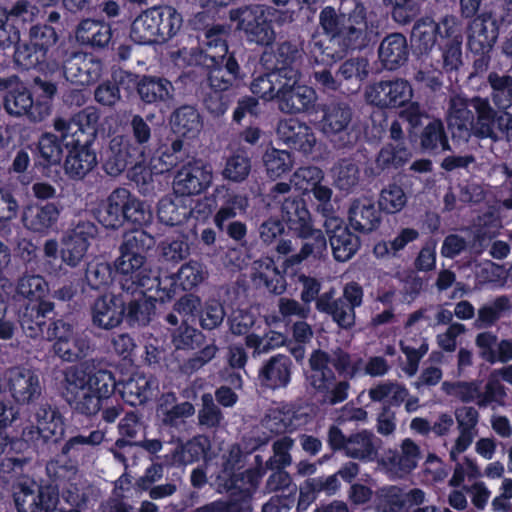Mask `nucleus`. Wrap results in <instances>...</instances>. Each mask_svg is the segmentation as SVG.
<instances>
[{"label": "nucleus", "mask_w": 512, "mask_h": 512, "mask_svg": "<svg viewBox=\"0 0 512 512\" xmlns=\"http://www.w3.org/2000/svg\"><path fill=\"white\" fill-rule=\"evenodd\" d=\"M154 238L143 229H136L125 234L120 246V256L115 261V270L120 276L122 285L127 290L142 289V294L156 290V299H171L172 288L162 287L163 280L152 276L146 262L145 252L154 246Z\"/></svg>", "instance_id": "f257e3e1"}, {"label": "nucleus", "mask_w": 512, "mask_h": 512, "mask_svg": "<svg viewBox=\"0 0 512 512\" xmlns=\"http://www.w3.org/2000/svg\"><path fill=\"white\" fill-rule=\"evenodd\" d=\"M114 387V377L107 370L91 372L85 366H74L64 374V398L73 410L86 416L99 412L102 400L110 396Z\"/></svg>", "instance_id": "f03ea898"}, {"label": "nucleus", "mask_w": 512, "mask_h": 512, "mask_svg": "<svg viewBox=\"0 0 512 512\" xmlns=\"http://www.w3.org/2000/svg\"><path fill=\"white\" fill-rule=\"evenodd\" d=\"M348 26L340 27V20L331 7L324 8L320 13V23L327 33L325 37L315 36L310 43V56L316 64L329 66L342 57L334 51V46L343 38L345 45L352 46L363 34L366 23L362 10H356L348 19Z\"/></svg>", "instance_id": "7ed1b4c3"}, {"label": "nucleus", "mask_w": 512, "mask_h": 512, "mask_svg": "<svg viewBox=\"0 0 512 512\" xmlns=\"http://www.w3.org/2000/svg\"><path fill=\"white\" fill-rule=\"evenodd\" d=\"M282 218L302 239L300 252L286 260L288 265L300 264L309 256H320L326 250V239L320 230L313 228L310 212L303 201L286 199L282 205Z\"/></svg>", "instance_id": "20e7f679"}, {"label": "nucleus", "mask_w": 512, "mask_h": 512, "mask_svg": "<svg viewBox=\"0 0 512 512\" xmlns=\"http://www.w3.org/2000/svg\"><path fill=\"white\" fill-rule=\"evenodd\" d=\"M299 56L296 46L283 43L278 48L277 66L266 75L257 77L251 84V91L264 100L277 99L279 101L283 89L287 88L294 78L289 76L292 63Z\"/></svg>", "instance_id": "39448f33"}, {"label": "nucleus", "mask_w": 512, "mask_h": 512, "mask_svg": "<svg viewBox=\"0 0 512 512\" xmlns=\"http://www.w3.org/2000/svg\"><path fill=\"white\" fill-rule=\"evenodd\" d=\"M329 356L315 350L309 358V370L306 373L308 384L322 395L323 402L331 405L341 403L348 397L350 384L347 381H335L334 373L328 368Z\"/></svg>", "instance_id": "423d86ee"}, {"label": "nucleus", "mask_w": 512, "mask_h": 512, "mask_svg": "<svg viewBox=\"0 0 512 512\" xmlns=\"http://www.w3.org/2000/svg\"><path fill=\"white\" fill-rule=\"evenodd\" d=\"M46 339L54 342L53 351L63 361L76 362L92 351L89 337L63 320H56L49 325Z\"/></svg>", "instance_id": "0eeeda50"}, {"label": "nucleus", "mask_w": 512, "mask_h": 512, "mask_svg": "<svg viewBox=\"0 0 512 512\" xmlns=\"http://www.w3.org/2000/svg\"><path fill=\"white\" fill-rule=\"evenodd\" d=\"M274 12L271 7L255 5L230 11V20L237 22V29L243 31L249 42L268 46L275 40V32L269 16Z\"/></svg>", "instance_id": "6e6552de"}, {"label": "nucleus", "mask_w": 512, "mask_h": 512, "mask_svg": "<svg viewBox=\"0 0 512 512\" xmlns=\"http://www.w3.org/2000/svg\"><path fill=\"white\" fill-rule=\"evenodd\" d=\"M0 91L7 92L4 108L10 115H27L30 120L40 122L50 114L46 103L34 104L30 91L16 76L0 77Z\"/></svg>", "instance_id": "1a4fd4ad"}, {"label": "nucleus", "mask_w": 512, "mask_h": 512, "mask_svg": "<svg viewBox=\"0 0 512 512\" xmlns=\"http://www.w3.org/2000/svg\"><path fill=\"white\" fill-rule=\"evenodd\" d=\"M212 180L213 171L210 165L201 160H189L175 174L174 193L183 197L198 195L210 187Z\"/></svg>", "instance_id": "9d476101"}, {"label": "nucleus", "mask_w": 512, "mask_h": 512, "mask_svg": "<svg viewBox=\"0 0 512 512\" xmlns=\"http://www.w3.org/2000/svg\"><path fill=\"white\" fill-rule=\"evenodd\" d=\"M95 234L96 227L89 221H81L68 229L61 238L60 256L62 262L73 268L79 266Z\"/></svg>", "instance_id": "9b49d317"}, {"label": "nucleus", "mask_w": 512, "mask_h": 512, "mask_svg": "<svg viewBox=\"0 0 512 512\" xmlns=\"http://www.w3.org/2000/svg\"><path fill=\"white\" fill-rule=\"evenodd\" d=\"M67 148L64 171L71 179L80 180L89 174L98 163L93 143L79 138L62 139Z\"/></svg>", "instance_id": "f8f14e48"}, {"label": "nucleus", "mask_w": 512, "mask_h": 512, "mask_svg": "<svg viewBox=\"0 0 512 512\" xmlns=\"http://www.w3.org/2000/svg\"><path fill=\"white\" fill-rule=\"evenodd\" d=\"M143 154V147L136 146L124 136H114L104 151L103 169L109 176L117 177Z\"/></svg>", "instance_id": "ddd939ff"}, {"label": "nucleus", "mask_w": 512, "mask_h": 512, "mask_svg": "<svg viewBox=\"0 0 512 512\" xmlns=\"http://www.w3.org/2000/svg\"><path fill=\"white\" fill-rule=\"evenodd\" d=\"M14 499L18 512H40L42 509L49 511L58 501L54 489L40 487L31 479L19 482Z\"/></svg>", "instance_id": "4468645a"}, {"label": "nucleus", "mask_w": 512, "mask_h": 512, "mask_svg": "<svg viewBox=\"0 0 512 512\" xmlns=\"http://www.w3.org/2000/svg\"><path fill=\"white\" fill-rule=\"evenodd\" d=\"M100 114L93 107L85 108L70 120L58 118L54 121V129L60 133L62 139L79 138L82 141L94 143L98 133Z\"/></svg>", "instance_id": "2eb2a0df"}, {"label": "nucleus", "mask_w": 512, "mask_h": 512, "mask_svg": "<svg viewBox=\"0 0 512 512\" xmlns=\"http://www.w3.org/2000/svg\"><path fill=\"white\" fill-rule=\"evenodd\" d=\"M412 95L410 84L401 79L373 84L365 92L368 102L381 107L402 106L410 101Z\"/></svg>", "instance_id": "dca6fc26"}, {"label": "nucleus", "mask_w": 512, "mask_h": 512, "mask_svg": "<svg viewBox=\"0 0 512 512\" xmlns=\"http://www.w3.org/2000/svg\"><path fill=\"white\" fill-rule=\"evenodd\" d=\"M289 76L293 77L294 81L287 88L283 89L278 108L287 114H296L309 110L317 100L316 92L311 87L298 83L300 74L296 67H291Z\"/></svg>", "instance_id": "f3484780"}, {"label": "nucleus", "mask_w": 512, "mask_h": 512, "mask_svg": "<svg viewBox=\"0 0 512 512\" xmlns=\"http://www.w3.org/2000/svg\"><path fill=\"white\" fill-rule=\"evenodd\" d=\"M60 213V208L55 203H34L23 209L21 220L30 232L46 236L56 228Z\"/></svg>", "instance_id": "a211bd4d"}, {"label": "nucleus", "mask_w": 512, "mask_h": 512, "mask_svg": "<svg viewBox=\"0 0 512 512\" xmlns=\"http://www.w3.org/2000/svg\"><path fill=\"white\" fill-rule=\"evenodd\" d=\"M498 38L497 21L489 13H482L470 24L468 32V47L479 55L488 54Z\"/></svg>", "instance_id": "6ab92c4d"}, {"label": "nucleus", "mask_w": 512, "mask_h": 512, "mask_svg": "<svg viewBox=\"0 0 512 512\" xmlns=\"http://www.w3.org/2000/svg\"><path fill=\"white\" fill-rule=\"evenodd\" d=\"M101 73V61L91 54L75 53L64 63L66 79L77 85H90L100 78Z\"/></svg>", "instance_id": "aec40b11"}, {"label": "nucleus", "mask_w": 512, "mask_h": 512, "mask_svg": "<svg viewBox=\"0 0 512 512\" xmlns=\"http://www.w3.org/2000/svg\"><path fill=\"white\" fill-rule=\"evenodd\" d=\"M324 226L330 238V245L337 261L349 260L359 248V240L351 233L339 217H329Z\"/></svg>", "instance_id": "412c9836"}, {"label": "nucleus", "mask_w": 512, "mask_h": 512, "mask_svg": "<svg viewBox=\"0 0 512 512\" xmlns=\"http://www.w3.org/2000/svg\"><path fill=\"white\" fill-rule=\"evenodd\" d=\"M16 294L27 300L30 304H36L38 314L51 312L54 304L46 300L49 294V284L45 278L38 274L24 273L16 284Z\"/></svg>", "instance_id": "4be33fe9"}, {"label": "nucleus", "mask_w": 512, "mask_h": 512, "mask_svg": "<svg viewBox=\"0 0 512 512\" xmlns=\"http://www.w3.org/2000/svg\"><path fill=\"white\" fill-rule=\"evenodd\" d=\"M455 417L459 433L449 448V456L452 461H457L459 456L473 443L479 414L473 407H462L456 410Z\"/></svg>", "instance_id": "5701e85b"}, {"label": "nucleus", "mask_w": 512, "mask_h": 512, "mask_svg": "<svg viewBox=\"0 0 512 512\" xmlns=\"http://www.w3.org/2000/svg\"><path fill=\"white\" fill-rule=\"evenodd\" d=\"M124 312L125 300L121 296L104 295L92 307V321L101 329H113L121 324Z\"/></svg>", "instance_id": "b1692460"}, {"label": "nucleus", "mask_w": 512, "mask_h": 512, "mask_svg": "<svg viewBox=\"0 0 512 512\" xmlns=\"http://www.w3.org/2000/svg\"><path fill=\"white\" fill-rule=\"evenodd\" d=\"M8 384L12 397L18 403H29L41 392L38 376L23 367H14L8 371Z\"/></svg>", "instance_id": "393cba45"}, {"label": "nucleus", "mask_w": 512, "mask_h": 512, "mask_svg": "<svg viewBox=\"0 0 512 512\" xmlns=\"http://www.w3.org/2000/svg\"><path fill=\"white\" fill-rule=\"evenodd\" d=\"M277 131L286 144L304 153L311 152L316 144V136L311 127L297 119L281 121Z\"/></svg>", "instance_id": "a878e982"}, {"label": "nucleus", "mask_w": 512, "mask_h": 512, "mask_svg": "<svg viewBox=\"0 0 512 512\" xmlns=\"http://www.w3.org/2000/svg\"><path fill=\"white\" fill-rule=\"evenodd\" d=\"M192 203L191 199L176 193L165 196L158 202V219L166 225H180L192 214Z\"/></svg>", "instance_id": "bb28decb"}, {"label": "nucleus", "mask_w": 512, "mask_h": 512, "mask_svg": "<svg viewBox=\"0 0 512 512\" xmlns=\"http://www.w3.org/2000/svg\"><path fill=\"white\" fill-rule=\"evenodd\" d=\"M208 278V270L204 264L201 262L190 260L184 263L174 278H161L164 282L162 287L166 286L167 288L174 289L171 298L176 293L177 288H180L184 291L192 290L193 288L199 286Z\"/></svg>", "instance_id": "cd10ccee"}, {"label": "nucleus", "mask_w": 512, "mask_h": 512, "mask_svg": "<svg viewBox=\"0 0 512 512\" xmlns=\"http://www.w3.org/2000/svg\"><path fill=\"white\" fill-rule=\"evenodd\" d=\"M157 17L156 7H151L140 13L131 24L130 38L141 45L162 43Z\"/></svg>", "instance_id": "c85d7f7f"}, {"label": "nucleus", "mask_w": 512, "mask_h": 512, "mask_svg": "<svg viewBox=\"0 0 512 512\" xmlns=\"http://www.w3.org/2000/svg\"><path fill=\"white\" fill-rule=\"evenodd\" d=\"M352 227L362 232H371L380 224V214L372 198L362 196L352 201L349 208Z\"/></svg>", "instance_id": "c756f323"}, {"label": "nucleus", "mask_w": 512, "mask_h": 512, "mask_svg": "<svg viewBox=\"0 0 512 512\" xmlns=\"http://www.w3.org/2000/svg\"><path fill=\"white\" fill-rule=\"evenodd\" d=\"M203 65L209 70L208 81L214 91L228 90L237 79L239 66L233 56L225 57V60L211 63L202 61Z\"/></svg>", "instance_id": "7c9ffc66"}, {"label": "nucleus", "mask_w": 512, "mask_h": 512, "mask_svg": "<svg viewBox=\"0 0 512 512\" xmlns=\"http://www.w3.org/2000/svg\"><path fill=\"white\" fill-rule=\"evenodd\" d=\"M132 195L125 188L115 189L107 198L106 206L100 215L101 223L107 228H118L124 223L126 207Z\"/></svg>", "instance_id": "2f4dec72"}, {"label": "nucleus", "mask_w": 512, "mask_h": 512, "mask_svg": "<svg viewBox=\"0 0 512 512\" xmlns=\"http://www.w3.org/2000/svg\"><path fill=\"white\" fill-rule=\"evenodd\" d=\"M419 459V447L414 441L406 438L401 444L400 454L386 456L384 462L393 475L402 477L403 475L410 473L413 469L416 468Z\"/></svg>", "instance_id": "473e14b6"}, {"label": "nucleus", "mask_w": 512, "mask_h": 512, "mask_svg": "<svg viewBox=\"0 0 512 512\" xmlns=\"http://www.w3.org/2000/svg\"><path fill=\"white\" fill-rule=\"evenodd\" d=\"M407 56V41L402 34L393 33L382 40L379 47V58L387 69H396L407 60Z\"/></svg>", "instance_id": "72a5a7b5"}, {"label": "nucleus", "mask_w": 512, "mask_h": 512, "mask_svg": "<svg viewBox=\"0 0 512 512\" xmlns=\"http://www.w3.org/2000/svg\"><path fill=\"white\" fill-rule=\"evenodd\" d=\"M447 121L453 138L468 140L472 115L464 98L456 96L451 99Z\"/></svg>", "instance_id": "f704fd0d"}, {"label": "nucleus", "mask_w": 512, "mask_h": 512, "mask_svg": "<svg viewBox=\"0 0 512 512\" xmlns=\"http://www.w3.org/2000/svg\"><path fill=\"white\" fill-rule=\"evenodd\" d=\"M111 27L102 21L85 19L79 23L75 31V38L81 45L103 47L111 39Z\"/></svg>", "instance_id": "c9c22d12"}, {"label": "nucleus", "mask_w": 512, "mask_h": 512, "mask_svg": "<svg viewBox=\"0 0 512 512\" xmlns=\"http://www.w3.org/2000/svg\"><path fill=\"white\" fill-rule=\"evenodd\" d=\"M290 366L288 357L281 355L272 357L260 370L261 384L271 389L286 386L290 381Z\"/></svg>", "instance_id": "e433bc0d"}, {"label": "nucleus", "mask_w": 512, "mask_h": 512, "mask_svg": "<svg viewBox=\"0 0 512 512\" xmlns=\"http://www.w3.org/2000/svg\"><path fill=\"white\" fill-rule=\"evenodd\" d=\"M253 279L257 285H263L275 294H281L286 288L284 277L271 258H262L253 263Z\"/></svg>", "instance_id": "4c0bfd02"}, {"label": "nucleus", "mask_w": 512, "mask_h": 512, "mask_svg": "<svg viewBox=\"0 0 512 512\" xmlns=\"http://www.w3.org/2000/svg\"><path fill=\"white\" fill-rule=\"evenodd\" d=\"M352 120L351 109L343 104L328 105L323 111L320 131L328 137L345 131Z\"/></svg>", "instance_id": "58836bf2"}, {"label": "nucleus", "mask_w": 512, "mask_h": 512, "mask_svg": "<svg viewBox=\"0 0 512 512\" xmlns=\"http://www.w3.org/2000/svg\"><path fill=\"white\" fill-rule=\"evenodd\" d=\"M378 451V439L373 433L361 431L347 438L345 444L346 456L363 461L373 460Z\"/></svg>", "instance_id": "ea45409f"}, {"label": "nucleus", "mask_w": 512, "mask_h": 512, "mask_svg": "<svg viewBox=\"0 0 512 512\" xmlns=\"http://www.w3.org/2000/svg\"><path fill=\"white\" fill-rule=\"evenodd\" d=\"M157 388V382L153 377L141 373H135L123 385V398L132 406L144 403Z\"/></svg>", "instance_id": "a19ab883"}, {"label": "nucleus", "mask_w": 512, "mask_h": 512, "mask_svg": "<svg viewBox=\"0 0 512 512\" xmlns=\"http://www.w3.org/2000/svg\"><path fill=\"white\" fill-rule=\"evenodd\" d=\"M140 98L146 103L165 102L172 99L174 87L163 78L144 77L137 85Z\"/></svg>", "instance_id": "79ce46f5"}, {"label": "nucleus", "mask_w": 512, "mask_h": 512, "mask_svg": "<svg viewBox=\"0 0 512 512\" xmlns=\"http://www.w3.org/2000/svg\"><path fill=\"white\" fill-rule=\"evenodd\" d=\"M228 28L223 25H213L205 31V51L203 61L216 63L221 60L223 62L228 53L226 36Z\"/></svg>", "instance_id": "37998d69"}, {"label": "nucleus", "mask_w": 512, "mask_h": 512, "mask_svg": "<svg viewBox=\"0 0 512 512\" xmlns=\"http://www.w3.org/2000/svg\"><path fill=\"white\" fill-rule=\"evenodd\" d=\"M36 425L44 439L60 438L64 434V421L61 413L50 406H41L36 412Z\"/></svg>", "instance_id": "c03bdc74"}, {"label": "nucleus", "mask_w": 512, "mask_h": 512, "mask_svg": "<svg viewBox=\"0 0 512 512\" xmlns=\"http://www.w3.org/2000/svg\"><path fill=\"white\" fill-rule=\"evenodd\" d=\"M194 406L189 402L176 404V398L173 394L163 395L158 409L157 416L165 424L177 425L183 419L194 414Z\"/></svg>", "instance_id": "a18cd8bd"}, {"label": "nucleus", "mask_w": 512, "mask_h": 512, "mask_svg": "<svg viewBox=\"0 0 512 512\" xmlns=\"http://www.w3.org/2000/svg\"><path fill=\"white\" fill-rule=\"evenodd\" d=\"M319 311L328 313L333 320L342 328H350L355 322V312L348 308L341 299L333 300L328 293L321 295L316 301Z\"/></svg>", "instance_id": "49530a36"}, {"label": "nucleus", "mask_w": 512, "mask_h": 512, "mask_svg": "<svg viewBox=\"0 0 512 512\" xmlns=\"http://www.w3.org/2000/svg\"><path fill=\"white\" fill-rule=\"evenodd\" d=\"M172 129L184 137H194L202 129V121L198 111L191 106L178 109L171 119Z\"/></svg>", "instance_id": "de8ad7c7"}, {"label": "nucleus", "mask_w": 512, "mask_h": 512, "mask_svg": "<svg viewBox=\"0 0 512 512\" xmlns=\"http://www.w3.org/2000/svg\"><path fill=\"white\" fill-rule=\"evenodd\" d=\"M207 444L205 437H196L185 445L177 447L171 454L165 455V462L168 465L191 464L204 455Z\"/></svg>", "instance_id": "09e8293b"}, {"label": "nucleus", "mask_w": 512, "mask_h": 512, "mask_svg": "<svg viewBox=\"0 0 512 512\" xmlns=\"http://www.w3.org/2000/svg\"><path fill=\"white\" fill-rule=\"evenodd\" d=\"M471 106L477 112V122L474 127V132L477 136L482 138L495 139V112L489 104L487 99L474 98L471 101Z\"/></svg>", "instance_id": "8fccbe9b"}, {"label": "nucleus", "mask_w": 512, "mask_h": 512, "mask_svg": "<svg viewBox=\"0 0 512 512\" xmlns=\"http://www.w3.org/2000/svg\"><path fill=\"white\" fill-rule=\"evenodd\" d=\"M408 390L396 382H380L368 390L370 399L388 405H400L407 397Z\"/></svg>", "instance_id": "3c124183"}, {"label": "nucleus", "mask_w": 512, "mask_h": 512, "mask_svg": "<svg viewBox=\"0 0 512 512\" xmlns=\"http://www.w3.org/2000/svg\"><path fill=\"white\" fill-rule=\"evenodd\" d=\"M401 349L408 360L404 372L410 377L414 376L418 370L420 359L428 351V343L423 337L412 338L407 335L401 341Z\"/></svg>", "instance_id": "603ef678"}, {"label": "nucleus", "mask_w": 512, "mask_h": 512, "mask_svg": "<svg viewBox=\"0 0 512 512\" xmlns=\"http://www.w3.org/2000/svg\"><path fill=\"white\" fill-rule=\"evenodd\" d=\"M158 12V26L162 43L173 38L181 29L182 16L172 6H155Z\"/></svg>", "instance_id": "864d4df0"}, {"label": "nucleus", "mask_w": 512, "mask_h": 512, "mask_svg": "<svg viewBox=\"0 0 512 512\" xmlns=\"http://www.w3.org/2000/svg\"><path fill=\"white\" fill-rule=\"evenodd\" d=\"M437 34V26L434 20L423 18L414 25L411 40L417 49L426 52L434 47Z\"/></svg>", "instance_id": "5fc2aeb1"}, {"label": "nucleus", "mask_w": 512, "mask_h": 512, "mask_svg": "<svg viewBox=\"0 0 512 512\" xmlns=\"http://www.w3.org/2000/svg\"><path fill=\"white\" fill-rule=\"evenodd\" d=\"M339 487L340 483L337 473L330 475L327 478L310 479L306 482V488L309 489V492L306 493L303 488L301 489L298 506L299 508L306 509L309 502L315 498L313 495L314 492L324 491L328 495H332L336 493Z\"/></svg>", "instance_id": "6e6d98bb"}, {"label": "nucleus", "mask_w": 512, "mask_h": 512, "mask_svg": "<svg viewBox=\"0 0 512 512\" xmlns=\"http://www.w3.org/2000/svg\"><path fill=\"white\" fill-rule=\"evenodd\" d=\"M263 163L266 173L271 179L281 177L283 174L290 171L293 166L291 155L287 151L275 148L265 152Z\"/></svg>", "instance_id": "4d7b16f0"}, {"label": "nucleus", "mask_w": 512, "mask_h": 512, "mask_svg": "<svg viewBox=\"0 0 512 512\" xmlns=\"http://www.w3.org/2000/svg\"><path fill=\"white\" fill-rule=\"evenodd\" d=\"M420 143L425 151L449 149L444 127L440 120H432L425 126L420 137Z\"/></svg>", "instance_id": "13d9d810"}, {"label": "nucleus", "mask_w": 512, "mask_h": 512, "mask_svg": "<svg viewBox=\"0 0 512 512\" xmlns=\"http://www.w3.org/2000/svg\"><path fill=\"white\" fill-rule=\"evenodd\" d=\"M411 157L412 153L404 142L389 143L380 150L377 163L382 168H397L404 165Z\"/></svg>", "instance_id": "bf43d9fd"}, {"label": "nucleus", "mask_w": 512, "mask_h": 512, "mask_svg": "<svg viewBox=\"0 0 512 512\" xmlns=\"http://www.w3.org/2000/svg\"><path fill=\"white\" fill-rule=\"evenodd\" d=\"M488 82L492 88V100L499 107L506 109L512 105V77L491 73Z\"/></svg>", "instance_id": "052dcab7"}, {"label": "nucleus", "mask_w": 512, "mask_h": 512, "mask_svg": "<svg viewBox=\"0 0 512 512\" xmlns=\"http://www.w3.org/2000/svg\"><path fill=\"white\" fill-rule=\"evenodd\" d=\"M248 206V200L245 196L228 193L227 199L214 217V223L219 229H223L225 222L244 213Z\"/></svg>", "instance_id": "680f3d73"}, {"label": "nucleus", "mask_w": 512, "mask_h": 512, "mask_svg": "<svg viewBox=\"0 0 512 512\" xmlns=\"http://www.w3.org/2000/svg\"><path fill=\"white\" fill-rule=\"evenodd\" d=\"M406 203L407 196L404 190L396 184H390L381 191L379 207L386 213H397L405 207Z\"/></svg>", "instance_id": "e2e57ef3"}, {"label": "nucleus", "mask_w": 512, "mask_h": 512, "mask_svg": "<svg viewBox=\"0 0 512 512\" xmlns=\"http://www.w3.org/2000/svg\"><path fill=\"white\" fill-rule=\"evenodd\" d=\"M324 174L321 169L314 166L297 169L291 178V184L302 193L310 192L317 184L322 182Z\"/></svg>", "instance_id": "0e129e2a"}, {"label": "nucleus", "mask_w": 512, "mask_h": 512, "mask_svg": "<svg viewBox=\"0 0 512 512\" xmlns=\"http://www.w3.org/2000/svg\"><path fill=\"white\" fill-rule=\"evenodd\" d=\"M505 397V387L500 383V379L497 377V374L492 371L489 375L485 391L483 393H479V400L477 401V404L479 406H488L492 404L502 406L504 405Z\"/></svg>", "instance_id": "69168bd1"}, {"label": "nucleus", "mask_w": 512, "mask_h": 512, "mask_svg": "<svg viewBox=\"0 0 512 512\" xmlns=\"http://www.w3.org/2000/svg\"><path fill=\"white\" fill-rule=\"evenodd\" d=\"M333 177L339 189L348 191L358 183L359 171L354 163L343 160L333 168Z\"/></svg>", "instance_id": "338daca9"}, {"label": "nucleus", "mask_w": 512, "mask_h": 512, "mask_svg": "<svg viewBox=\"0 0 512 512\" xmlns=\"http://www.w3.org/2000/svg\"><path fill=\"white\" fill-rule=\"evenodd\" d=\"M251 170L250 159L243 154L231 156L223 170V176L234 182H241L247 178Z\"/></svg>", "instance_id": "774afa93"}]
</instances>
